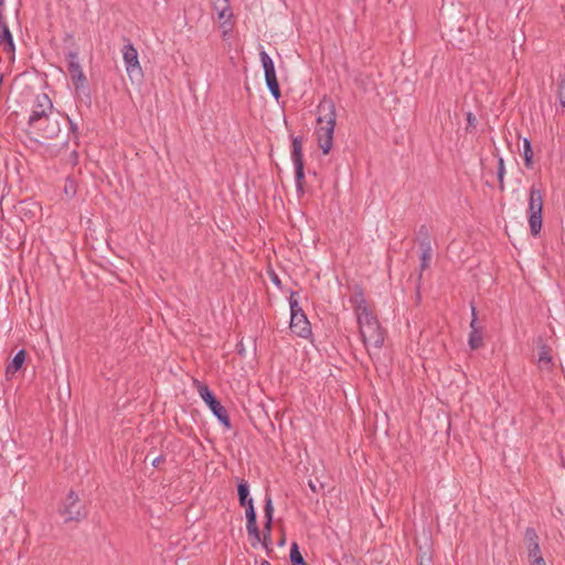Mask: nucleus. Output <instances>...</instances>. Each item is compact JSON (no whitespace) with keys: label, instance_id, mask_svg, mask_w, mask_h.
Returning <instances> with one entry per match:
<instances>
[{"label":"nucleus","instance_id":"1","mask_svg":"<svg viewBox=\"0 0 565 565\" xmlns=\"http://www.w3.org/2000/svg\"><path fill=\"white\" fill-rule=\"evenodd\" d=\"M337 120L335 105L332 99L323 97L318 105L317 140L323 154H328L333 145Z\"/></svg>","mask_w":565,"mask_h":565},{"label":"nucleus","instance_id":"2","mask_svg":"<svg viewBox=\"0 0 565 565\" xmlns=\"http://www.w3.org/2000/svg\"><path fill=\"white\" fill-rule=\"evenodd\" d=\"M356 319L360 335L366 350L370 352L371 348L381 349L384 344L385 331L377 318L372 312H363L362 317Z\"/></svg>","mask_w":565,"mask_h":565},{"label":"nucleus","instance_id":"3","mask_svg":"<svg viewBox=\"0 0 565 565\" xmlns=\"http://www.w3.org/2000/svg\"><path fill=\"white\" fill-rule=\"evenodd\" d=\"M61 119L68 121L70 128L74 132L76 131V125L73 124L68 117L64 118L60 111L52 114L50 117L39 120L29 127L31 128L32 132L36 134L43 139H55L61 132Z\"/></svg>","mask_w":565,"mask_h":565},{"label":"nucleus","instance_id":"4","mask_svg":"<svg viewBox=\"0 0 565 565\" xmlns=\"http://www.w3.org/2000/svg\"><path fill=\"white\" fill-rule=\"evenodd\" d=\"M297 292L292 291L289 297L291 313L289 328L294 334L303 339H308L311 335V324L305 311L299 306L298 300L295 298Z\"/></svg>","mask_w":565,"mask_h":565},{"label":"nucleus","instance_id":"5","mask_svg":"<svg viewBox=\"0 0 565 565\" xmlns=\"http://www.w3.org/2000/svg\"><path fill=\"white\" fill-rule=\"evenodd\" d=\"M543 192L535 185H532L529 193V224L531 234L536 236L542 228Z\"/></svg>","mask_w":565,"mask_h":565},{"label":"nucleus","instance_id":"6","mask_svg":"<svg viewBox=\"0 0 565 565\" xmlns=\"http://www.w3.org/2000/svg\"><path fill=\"white\" fill-rule=\"evenodd\" d=\"M58 512L65 516V522H79L87 516L85 503L78 494L71 490L62 502Z\"/></svg>","mask_w":565,"mask_h":565},{"label":"nucleus","instance_id":"7","mask_svg":"<svg viewBox=\"0 0 565 565\" xmlns=\"http://www.w3.org/2000/svg\"><path fill=\"white\" fill-rule=\"evenodd\" d=\"M198 390L201 398L205 402L211 412L216 416V418L224 425L226 429H230L232 427L230 416L225 407L214 396L213 392L207 387V385L204 384H200Z\"/></svg>","mask_w":565,"mask_h":565},{"label":"nucleus","instance_id":"8","mask_svg":"<svg viewBox=\"0 0 565 565\" xmlns=\"http://www.w3.org/2000/svg\"><path fill=\"white\" fill-rule=\"evenodd\" d=\"M302 137L297 136L291 139V159L295 166V179L298 192H303L305 183V163L302 154Z\"/></svg>","mask_w":565,"mask_h":565},{"label":"nucleus","instance_id":"9","mask_svg":"<svg viewBox=\"0 0 565 565\" xmlns=\"http://www.w3.org/2000/svg\"><path fill=\"white\" fill-rule=\"evenodd\" d=\"M55 113H57V110L54 109L50 97L46 94H40L35 98L28 125L31 126Z\"/></svg>","mask_w":565,"mask_h":565},{"label":"nucleus","instance_id":"10","mask_svg":"<svg viewBox=\"0 0 565 565\" xmlns=\"http://www.w3.org/2000/svg\"><path fill=\"white\" fill-rule=\"evenodd\" d=\"M67 58V72L71 76V79L76 89H79L85 86L87 83V78L82 70V66L78 62V52L70 51L66 53Z\"/></svg>","mask_w":565,"mask_h":565},{"label":"nucleus","instance_id":"11","mask_svg":"<svg viewBox=\"0 0 565 565\" xmlns=\"http://www.w3.org/2000/svg\"><path fill=\"white\" fill-rule=\"evenodd\" d=\"M122 58L126 71L130 77L140 76L142 74L138 52L129 40H127V44L122 47Z\"/></svg>","mask_w":565,"mask_h":565},{"label":"nucleus","instance_id":"12","mask_svg":"<svg viewBox=\"0 0 565 565\" xmlns=\"http://www.w3.org/2000/svg\"><path fill=\"white\" fill-rule=\"evenodd\" d=\"M246 530L250 539H253L252 545L256 546L260 542V531L257 525V514L254 504H249L246 509Z\"/></svg>","mask_w":565,"mask_h":565},{"label":"nucleus","instance_id":"13","mask_svg":"<svg viewBox=\"0 0 565 565\" xmlns=\"http://www.w3.org/2000/svg\"><path fill=\"white\" fill-rule=\"evenodd\" d=\"M524 543L527 548V557L536 556L541 553L539 535L533 527H526L524 532Z\"/></svg>","mask_w":565,"mask_h":565},{"label":"nucleus","instance_id":"14","mask_svg":"<svg viewBox=\"0 0 565 565\" xmlns=\"http://www.w3.org/2000/svg\"><path fill=\"white\" fill-rule=\"evenodd\" d=\"M539 367L541 370L551 371L554 366L552 349L545 343L539 345Z\"/></svg>","mask_w":565,"mask_h":565},{"label":"nucleus","instance_id":"15","mask_svg":"<svg viewBox=\"0 0 565 565\" xmlns=\"http://www.w3.org/2000/svg\"><path fill=\"white\" fill-rule=\"evenodd\" d=\"M213 10L216 12L217 19L223 22H227L233 15L228 0H214Z\"/></svg>","mask_w":565,"mask_h":565},{"label":"nucleus","instance_id":"16","mask_svg":"<svg viewBox=\"0 0 565 565\" xmlns=\"http://www.w3.org/2000/svg\"><path fill=\"white\" fill-rule=\"evenodd\" d=\"M26 356L25 350H20L12 359V361L8 364L6 369L7 377L13 376L24 364Z\"/></svg>","mask_w":565,"mask_h":565},{"label":"nucleus","instance_id":"17","mask_svg":"<svg viewBox=\"0 0 565 565\" xmlns=\"http://www.w3.org/2000/svg\"><path fill=\"white\" fill-rule=\"evenodd\" d=\"M237 494H238V501L239 505L242 507H249V504H254L253 499L249 498V486L247 481L241 480L237 484Z\"/></svg>","mask_w":565,"mask_h":565},{"label":"nucleus","instance_id":"18","mask_svg":"<svg viewBox=\"0 0 565 565\" xmlns=\"http://www.w3.org/2000/svg\"><path fill=\"white\" fill-rule=\"evenodd\" d=\"M351 301L354 305V310H355V313H356V318L362 317L363 312H372L369 309V307L366 305V300L364 298V295H363V292L361 290H359L358 292H355L353 295Z\"/></svg>","mask_w":565,"mask_h":565},{"label":"nucleus","instance_id":"19","mask_svg":"<svg viewBox=\"0 0 565 565\" xmlns=\"http://www.w3.org/2000/svg\"><path fill=\"white\" fill-rule=\"evenodd\" d=\"M260 62L265 72V79L276 77L275 64L271 57L265 51L259 53Z\"/></svg>","mask_w":565,"mask_h":565},{"label":"nucleus","instance_id":"20","mask_svg":"<svg viewBox=\"0 0 565 565\" xmlns=\"http://www.w3.org/2000/svg\"><path fill=\"white\" fill-rule=\"evenodd\" d=\"M2 41H3L2 42L3 51L8 55H10V58L13 61L14 52H15V44H14L13 36H12L10 29L3 30Z\"/></svg>","mask_w":565,"mask_h":565},{"label":"nucleus","instance_id":"21","mask_svg":"<svg viewBox=\"0 0 565 565\" xmlns=\"http://www.w3.org/2000/svg\"><path fill=\"white\" fill-rule=\"evenodd\" d=\"M416 241L419 245V248L431 247L430 233L425 224L420 225L418 231L416 232Z\"/></svg>","mask_w":565,"mask_h":565},{"label":"nucleus","instance_id":"22","mask_svg":"<svg viewBox=\"0 0 565 565\" xmlns=\"http://www.w3.org/2000/svg\"><path fill=\"white\" fill-rule=\"evenodd\" d=\"M468 344L471 350H478L483 347V329L470 331Z\"/></svg>","mask_w":565,"mask_h":565},{"label":"nucleus","instance_id":"23","mask_svg":"<svg viewBox=\"0 0 565 565\" xmlns=\"http://www.w3.org/2000/svg\"><path fill=\"white\" fill-rule=\"evenodd\" d=\"M264 513H265V530L271 531L274 505H273L271 498L269 495H266V498H265Z\"/></svg>","mask_w":565,"mask_h":565},{"label":"nucleus","instance_id":"24","mask_svg":"<svg viewBox=\"0 0 565 565\" xmlns=\"http://www.w3.org/2000/svg\"><path fill=\"white\" fill-rule=\"evenodd\" d=\"M523 158L524 164L527 169L533 167V150L531 141L527 138L523 139Z\"/></svg>","mask_w":565,"mask_h":565},{"label":"nucleus","instance_id":"25","mask_svg":"<svg viewBox=\"0 0 565 565\" xmlns=\"http://www.w3.org/2000/svg\"><path fill=\"white\" fill-rule=\"evenodd\" d=\"M265 81H266V85H267L270 94L278 102L279 98L281 97V93H280V87H279V83H278L277 76L276 77L266 78Z\"/></svg>","mask_w":565,"mask_h":565},{"label":"nucleus","instance_id":"26","mask_svg":"<svg viewBox=\"0 0 565 565\" xmlns=\"http://www.w3.org/2000/svg\"><path fill=\"white\" fill-rule=\"evenodd\" d=\"M290 562L291 565H307L306 561L303 559L299 547L297 543H292L290 548Z\"/></svg>","mask_w":565,"mask_h":565},{"label":"nucleus","instance_id":"27","mask_svg":"<svg viewBox=\"0 0 565 565\" xmlns=\"http://www.w3.org/2000/svg\"><path fill=\"white\" fill-rule=\"evenodd\" d=\"M433 256V248H420V270H425L429 267V263Z\"/></svg>","mask_w":565,"mask_h":565},{"label":"nucleus","instance_id":"28","mask_svg":"<svg viewBox=\"0 0 565 565\" xmlns=\"http://www.w3.org/2000/svg\"><path fill=\"white\" fill-rule=\"evenodd\" d=\"M557 97L559 104L565 108V74L561 75L557 82Z\"/></svg>","mask_w":565,"mask_h":565},{"label":"nucleus","instance_id":"29","mask_svg":"<svg viewBox=\"0 0 565 565\" xmlns=\"http://www.w3.org/2000/svg\"><path fill=\"white\" fill-rule=\"evenodd\" d=\"M497 174H498V181H499V189L501 191H503L504 190L505 167H504V160L501 157L498 160V171H497Z\"/></svg>","mask_w":565,"mask_h":565},{"label":"nucleus","instance_id":"30","mask_svg":"<svg viewBox=\"0 0 565 565\" xmlns=\"http://www.w3.org/2000/svg\"><path fill=\"white\" fill-rule=\"evenodd\" d=\"M270 532L271 531H268V530H265L264 529V533H263V539L260 537V542L263 547L267 551V553H271L273 552V547H271V537H270Z\"/></svg>","mask_w":565,"mask_h":565},{"label":"nucleus","instance_id":"31","mask_svg":"<svg viewBox=\"0 0 565 565\" xmlns=\"http://www.w3.org/2000/svg\"><path fill=\"white\" fill-rule=\"evenodd\" d=\"M466 119H467L466 130L468 132H472L476 129V127H477V118H476V116L471 111H468L466 114Z\"/></svg>","mask_w":565,"mask_h":565},{"label":"nucleus","instance_id":"32","mask_svg":"<svg viewBox=\"0 0 565 565\" xmlns=\"http://www.w3.org/2000/svg\"><path fill=\"white\" fill-rule=\"evenodd\" d=\"M471 316H472L471 321H470V329H471V331L482 329V327L478 326L477 310H476V307L473 305H471Z\"/></svg>","mask_w":565,"mask_h":565},{"label":"nucleus","instance_id":"33","mask_svg":"<svg viewBox=\"0 0 565 565\" xmlns=\"http://www.w3.org/2000/svg\"><path fill=\"white\" fill-rule=\"evenodd\" d=\"M65 193L70 196H74L76 193V185L75 182L67 179L66 185H65Z\"/></svg>","mask_w":565,"mask_h":565},{"label":"nucleus","instance_id":"34","mask_svg":"<svg viewBox=\"0 0 565 565\" xmlns=\"http://www.w3.org/2000/svg\"><path fill=\"white\" fill-rule=\"evenodd\" d=\"M529 559L531 561V565H546L542 554L530 557Z\"/></svg>","mask_w":565,"mask_h":565},{"label":"nucleus","instance_id":"35","mask_svg":"<svg viewBox=\"0 0 565 565\" xmlns=\"http://www.w3.org/2000/svg\"><path fill=\"white\" fill-rule=\"evenodd\" d=\"M269 275H270V280H271V282H273L274 285H276L277 287H280L281 281H280V279H279L278 275H277L275 271H270V274H269Z\"/></svg>","mask_w":565,"mask_h":565},{"label":"nucleus","instance_id":"36","mask_svg":"<svg viewBox=\"0 0 565 565\" xmlns=\"http://www.w3.org/2000/svg\"><path fill=\"white\" fill-rule=\"evenodd\" d=\"M164 461H166L164 456H158L157 458H154L152 460V466L157 468V467H159Z\"/></svg>","mask_w":565,"mask_h":565},{"label":"nucleus","instance_id":"37","mask_svg":"<svg viewBox=\"0 0 565 565\" xmlns=\"http://www.w3.org/2000/svg\"><path fill=\"white\" fill-rule=\"evenodd\" d=\"M64 41H73V35L72 34H66Z\"/></svg>","mask_w":565,"mask_h":565},{"label":"nucleus","instance_id":"38","mask_svg":"<svg viewBox=\"0 0 565 565\" xmlns=\"http://www.w3.org/2000/svg\"><path fill=\"white\" fill-rule=\"evenodd\" d=\"M260 565H271V564H270L268 561L263 559V561L260 562Z\"/></svg>","mask_w":565,"mask_h":565},{"label":"nucleus","instance_id":"39","mask_svg":"<svg viewBox=\"0 0 565 565\" xmlns=\"http://www.w3.org/2000/svg\"><path fill=\"white\" fill-rule=\"evenodd\" d=\"M4 6V0H0V8Z\"/></svg>","mask_w":565,"mask_h":565},{"label":"nucleus","instance_id":"40","mask_svg":"<svg viewBox=\"0 0 565 565\" xmlns=\"http://www.w3.org/2000/svg\"><path fill=\"white\" fill-rule=\"evenodd\" d=\"M2 42H3V41H2V38H0V46L2 45Z\"/></svg>","mask_w":565,"mask_h":565}]
</instances>
